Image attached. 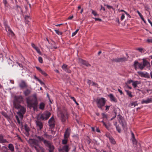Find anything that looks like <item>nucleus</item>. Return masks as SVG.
Masks as SVG:
<instances>
[{"label": "nucleus", "instance_id": "1", "mask_svg": "<svg viewBox=\"0 0 152 152\" xmlns=\"http://www.w3.org/2000/svg\"><path fill=\"white\" fill-rule=\"evenodd\" d=\"M31 97H32L31 99H30V96L26 98L27 106L30 108L33 107L34 110H35L37 109L38 104L37 94H34Z\"/></svg>", "mask_w": 152, "mask_h": 152}, {"label": "nucleus", "instance_id": "2", "mask_svg": "<svg viewBox=\"0 0 152 152\" xmlns=\"http://www.w3.org/2000/svg\"><path fill=\"white\" fill-rule=\"evenodd\" d=\"M28 142L32 148H34L37 152H39L40 150L42 151H44L43 148L39 145L38 141L36 139H30L28 140Z\"/></svg>", "mask_w": 152, "mask_h": 152}, {"label": "nucleus", "instance_id": "3", "mask_svg": "<svg viewBox=\"0 0 152 152\" xmlns=\"http://www.w3.org/2000/svg\"><path fill=\"white\" fill-rule=\"evenodd\" d=\"M35 139L38 141L39 142L41 141H43L45 145L49 148V152H53L54 149V147L50 142L44 140V138L42 137L39 136H35Z\"/></svg>", "mask_w": 152, "mask_h": 152}, {"label": "nucleus", "instance_id": "4", "mask_svg": "<svg viewBox=\"0 0 152 152\" xmlns=\"http://www.w3.org/2000/svg\"><path fill=\"white\" fill-rule=\"evenodd\" d=\"M57 115L62 122H65L68 118V114L66 111L65 110H62L59 108L57 109Z\"/></svg>", "mask_w": 152, "mask_h": 152}, {"label": "nucleus", "instance_id": "5", "mask_svg": "<svg viewBox=\"0 0 152 152\" xmlns=\"http://www.w3.org/2000/svg\"><path fill=\"white\" fill-rule=\"evenodd\" d=\"M14 106L16 109L19 110V111L17 113L18 115L20 120H22L24 114L26 112V109L23 107L21 106L18 104H16L15 101L13 103Z\"/></svg>", "mask_w": 152, "mask_h": 152}, {"label": "nucleus", "instance_id": "6", "mask_svg": "<svg viewBox=\"0 0 152 152\" xmlns=\"http://www.w3.org/2000/svg\"><path fill=\"white\" fill-rule=\"evenodd\" d=\"M96 102L98 107L101 109H102V107L104 105L105 103V99L103 98L97 99Z\"/></svg>", "mask_w": 152, "mask_h": 152}, {"label": "nucleus", "instance_id": "7", "mask_svg": "<svg viewBox=\"0 0 152 152\" xmlns=\"http://www.w3.org/2000/svg\"><path fill=\"white\" fill-rule=\"evenodd\" d=\"M118 120L120 124L121 125L124 129H126V124L123 117L119 115H118Z\"/></svg>", "mask_w": 152, "mask_h": 152}, {"label": "nucleus", "instance_id": "8", "mask_svg": "<svg viewBox=\"0 0 152 152\" xmlns=\"http://www.w3.org/2000/svg\"><path fill=\"white\" fill-rule=\"evenodd\" d=\"M50 113L48 111H46L41 115L40 118L43 120H47L50 116Z\"/></svg>", "mask_w": 152, "mask_h": 152}, {"label": "nucleus", "instance_id": "9", "mask_svg": "<svg viewBox=\"0 0 152 152\" xmlns=\"http://www.w3.org/2000/svg\"><path fill=\"white\" fill-rule=\"evenodd\" d=\"M48 123L49 126L50 128H53L54 127L55 124V121L54 118L53 116H52L49 120Z\"/></svg>", "mask_w": 152, "mask_h": 152}, {"label": "nucleus", "instance_id": "10", "mask_svg": "<svg viewBox=\"0 0 152 152\" xmlns=\"http://www.w3.org/2000/svg\"><path fill=\"white\" fill-rule=\"evenodd\" d=\"M19 86L22 88H27L28 86L26 83L23 80H21L19 84Z\"/></svg>", "mask_w": 152, "mask_h": 152}, {"label": "nucleus", "instance_id": "11", "mask_svg": "<svg viewBox=\"0 0 152 152\" xmlns=\"http://www.w3.org/2000/svg\"><path fill=\"white\" fill-rule=\"evenodd\" d=\"M126 59L125 57H123L114 59L113 60V61L116 62H119L126 61Z\"/></svg>", "mask_w": 152, "mask_h": 152}, {"label": "nucleus", "instance_id": "12", "mask_svg": "<svg viewBox=\"0 0 152 152\" xmlns=\"http://www.w3.org/2000/svg\"><path fill=\"white\" fill-rule=\"evenodd\" d=\"M134 65L135 68L136 69L137 66H138L139 68L141 69H142L145 67L143 64L139 63L138 62L136 61L134 62Z\"/></svg>", "mask_w": 152, "mask_h": 152}, {"label": "nucleus", "instance_id": "13", "mask_svg": "<svg viewBox=\"0 0 152 152\" xmlns=\"http://www.w3.org/2000/svg\"><path fill=\"white\" fill-rule=\"evenodd\" d=\"M36 123L38 129L40 130H41L43 126L42 123L38 121H36Z\"/></svg>", "mask_w": 152, "mask_h": 152}, {"label": "nucleus", "instance_id": "14", "mask_svg": "<svg viewBox=\"0 0 152 152\" xmlns=\"http://www.w3.org/2000/svg\"><path fill=\"white\" fill-rule=\"evenodd\" d=\"M15 99L17 102L20 103L23 101V98L21 95L16 96L15 97Z\"/></svg>", "mask_w": 152, "mask_h": 152}, {"label": "nucleus", "instance_id": "15", "mask_svg": "<svg viewBox=\"0 0 152 152\" xmlns=\"http://www.w3.org/2000/svg\"><path fill=\"white\" fill-rule=\"evenodd\" d=\"M108 96L110 97L111 101L115 102H117L116 99L115 97L112 94H110L108 95Z\"/></svg>", "mask_w": 152, "mask_h": 152}, {"label": "nucleus", "instance_id": "16", "mask_svg": "<svg viewBox=\"0 0 152 152\" xmlns=\"http://www.w3.org/2000/svg\"><path fill=\"white\" fill-rule=\"evenodd\" d=\"M79 62L80 63L83 64L84 65L87 66H90L91 65L89 64L88 62L82 59H80L79 60Z\"/></svg>", "mask_w": 152, "mask_h": 152}, {"label": "nucleus", "instance_id": "17", "mask_svg": "<svg viewBox=\"0 0 152 152\" xmlns=\"http://www.w3.org/2000/svg\"><path fill=\"white\" fill-rule=\"evenodd\" d=\"M70 130L69 129H67L65 132L64 136V138L67 139L69 136Z\"/></svg>", "mask_w": 152, "mask_h": 152}, {"label": "nucleus", "instance_id": "18", "mask_svg": "<svg viewBox=\"0 0 152 152\" xmlns=\"http://www.w3.org/2000/svg\"><path fill=\"white\" fill-rule=\"evenodd\" d=\"M6 29L7 32L9 34L11 35V36H12L14 35L13 32L9 27L7 26L6 27Z\"/></svg>", "mask_w": 152, "mask_h": 152}, {"label": "nucleus", "instance_id": "19", "mask_svg": "<svg viewBox=\"0 0 152 152\" xmlns=\"http://www.w3.org/2000/svg\"><path fill=\"white\" fill-rule=\"evenodd\" d=\"M151 102H152V99L151 98H148L145 100H142L141 102L142 104H143L144 103L148 104Z\"/></svg>", "mask_w": 152, "mask_h": 152}, {"label": "nucleus", "instance_id": "20", "mask_svg": "<svg viewBox=\"0 0 152 152\" xmlns=\"http://www.w3.org/2000/svg\"><path fill=\"white\" fill-rule=\"evenodd\" d=\"M140 84V82L139 81H133L132 83V86L134 88H136L137 87L138 85Z\"/></svg>", "mask_w": 152, "mask_h": 152}, {"label": "nucleus", "instance_id": "21", "mask_svg": "<svg viewBox=\"0 0 152 152\" xmlns=\"http://www.w3.org/2000/svg\"><path fill=\"white\" fill-rule=\"evenodd\" d=\"M6 142L8 143V142L6 139L3 138V137L2 135L0 134V143H4Z\"/></svg>", "mask_w": 152, "mask_h": 152}, {"label": "nucleus", "instance_id": "22", "mask_svg": "<svg viewBox=\"0 0 152 152\" xmlns=\"http://www.w3.org/2000/svg\"><path fill=\"white\" fill-rule=\"evenodd\" d=\"M31 90L27 89L23 91V93L25 96H27L31 94Z\"/></svg>", "mask_w": 152, "mask_h": 152}, {"label": "nucleus", "instance_id": "23", "mask_svg": "<svg viewBox=\"0 0 152 152\" xmlns=\"http://www.w3.org/2000/svg\"><path fill=\"white\" fill-rule=\"evenodd\" d=\"M45 104L43 102H41L39 105V108L42 110H44L45 107Z\"/></svg>", "mask_w": 152, "mask_h": 152}, {"label": "nucleus", "instance_id": "24", "mask_svg": "<svg viewBox=\"0 0 152 152\" xmlns=\"http://www.w3.org/2000/svg\"><path fill=\"white\" fill-rule=\"evenodd\" d=\"M8 147L12 152H13L14 151V147L12 144H9Z\"/></svg>", "mask_w": 152, "mask_h": 152}, {"label": "nucleus", "instance_id": "25", "mask_svg": "<svg viewBox=\"0 0 152 152\" xmlns=\"http://www.w3.org/2000/svg\"><path fill=\"white\" fill-rule=\"evenodd\" d=\"M143 64L144 66H148L150 65L149 63L144 59H143Z\"/></svg>", "mask_w": 152, "mask_h": 152}, {"label": "nucleus", "instance_id": "26", "mask_svg": "<svg viewBox=\"0 0 152 152\" xmlns=\"http://www.w3.org/2000/svg\"><path fill=\"white\" fill-rule=\"evenodd\" d=\"M62 150L63 151L66 152H68L69 150L68 146L65 145L62 148Z\"/></svg>", "mask_w": 152, "mask_h": 152}, {"label": "nucleus", "instance_id": "27", "mask_svg": "<svg viewBox=\"0 0 152 152\" xmlns=\"http://www.w3.org/2000/svg\"><path fill=\"white\" fill-rule=\"evenodd\" d=\"M125 91L126 92V94L129 96V97L130 98H132L133 97V95L132 94V92L128 91V90H125Z\"/></svg>", "mask_w": 152, "mask_h": 152}, {"label": "nucleus", "instance_id": "28", "mask_svg": "<svg viewBox=\"0 0 152 152\" xmlns=\"http://www.w3.org/2000/svg\"><path fill=\"white\" fill-rule=\"evenodd\" d=\"M1 150L4 152H8V149L6 146H2L1 147Z\"/></svg>", "mask_w": 152, "mask_h": 152}, {"label": "nucleus", "instance_id": "29", "mask_svg": "<svg viewBox=\"0 0 152 152\" xmlns=\"http://www.w3.org/2000/svg\"><path fill=\"white\" fill-rule=\"evenodd\" d=\"M109 139L110 140V142L111 143L113 144H115L116 142L113 138L112 137H109Z\"/></svg>", "mask_w": 152, "mask_h": 152}, {"label": "nucleus", "instance_id": "30", "mask_svg": "<svg viewBox=\"0 0 152 152\" xmlns=\"http://www.w3.org/2000/svg\"><path fill=\"white\" fill-rule=\"evenodd\" d=\"M129 105L130 106H134V107H135L136 106L138 105V104L137 103V102L135 101L131 103Z\"/></svg>", "mask_w": 152, "mask_h": 152}, {"label": "nucleus", "instance_id": "31", "mask_svg": "<svg viewBox=\"0 0 152 152\" xmlns=\"http://www.w3.org/2000/svg\"><path fill=\"white\" fill-rule=\"evenodd\" d=\"M44 135L45 137H46V138L49 139H51L53 137L52 136V135H49L46 134H44Z\"/></svg>", "mask_w": 152, "mask_h": 152}, {"label": "nucleus", "instance_id": "32", "mask_svg": "<svg viewBox=\"0 0 152 152\" xmlns=\"http://www.w3.org/2000/svg\"><path fill=\"white\" fill-rule=\"evenodd\" d=\"M133 80H128L126 83V85H127L128 84H130L132 83L133 82Z\"/></svg>", "mask_w": 152, "mask_h": 152}, {"label": "nucleus", "instance_id": "33", "mask_svg": "<svg viewBox=\"0 0 152 152\" xmlns=\"http://www.w3.org/2000/svg\"><path fill=\"white\" fill-rule=\"evenodd\" d=\"M92 13L95 16H98L99 15L95 11L92 10Z\"/></svg>", "mask_w": 152, "mask_h": 152}, {"label": "nucleus", "instance_id": "34", "mask_svg": "<svg viewBox=\"0 0 152 152\" xmlns=\"http://www.w3.org/2000/svg\"><path fill=\"white\" fill-rule=\"evenodd\" d=\"M67 67V66L66 64H64L62 66V68L65 71H66Z\"/></svg>", "mask_w": 152, "mask_h": 152}, {"label": "nucleus", "instance_id": "35", "mask_svg": "<svg viewBox=\"0 0 152 152\" xmlns=\"http://www.w3.org/2000/svg\"><path fill=\"white\" fill-rule=\"evenodd\" d=\"M35 48H34L37 51L38 53H39L40 55L41 54V53L39 49V48L37 47H35Z\"/></svg>", "mask_w": 152, "mask_h": 152}, {"label": "nucleus", "instance_id": "36", "mask_svg": "<svg viewBox=\"0 0 152 152\" xmlns=\"http://www.w3.org/2000/svg\"><path fill=\"white\" fill-rule=\"evenodd\" d=\"M55 31L56 33L58 35H61L62 34V32L59 31L58 30H55Z\"/></svg>", "mask_w": 152, "mask_h": 152}, {"label": "nucleus", "instance_id": "37", "mask_svg": "<svg viewBox=\"0 0 152 152\" xmlns=\"http://www.w3.org/2000/svg\"><path fill=\"white\" fill-rule=\"evenodd\" d=\"M16 119L17 120L18 123L20 125H22V123L20 121L18 116L17 115L16 116Z\"/></svg>", "mask_w": 152, "mask_h": 152}, {"label": "nucleus", "instance_id": "38", "mask_svg": "<svg viewBox=\"0 0 152 152\" xmlns=\"http://www.w3.org/2000/svg\"><path fill=\"white\" fill-rule=\"evenodd\" d=\"M40 72L43 75L45 76H46L47 75V74L46 73V72L42 70V69L40 71Z\"/></svg>", "mask_w": 152, "mask_h": 152}, {"label": "nucleus", "instance_id": "39", "mask_svg": "<svg viewBox=\"0 0 152 152\" xmlns=\"http://www.w3.org/2000/svg\"><path fill=\"white\" fill-rule=\"evenodd\" d=\"M3 3L4 4L5 7H8L7 2L6 0H3Z\"/></svg>", "mask_w": 152, "mask_h": 152}, {"label": "nucleus", "instance_id": "40", "mask_svg": "<svg viewBox=\"0 0 152 152\" xmlns=\"http://www.w3.org/2000/svg\"><path fill=\"white\" fill-rule=\"evenodd\" d=\"M25 18V20L28 22H29V20H30V18L29 16L28 15L26 16Z\"/></svg>", "mask_w": 152, "mask_h": 152}, {"label": "nucleus", "instance_id": "41", "mask_svg": "<svg viewBox=\"0 0 152 152\" xmlns=\"http://www.w3.org/2000/svg\"><path fill=\"white\" fill-rule=\"evenodd\" d=\"M26 132L28 133V132L29 131V128L27 127L26 125H25L24 126Z\"/></svg>", "mask_w": 152, "mask_h": 152}, {"label": "nucleus", "instance_id": "42", "mask_svg": "<svg viewBox=\"0 0 152 152\" xmlns=\"http://www.w3.org/2000/svg\"><path fill=\"white\" fill-rule=\"evenodd\" d=\"M79 29H77L76 30V31L75 32H73L72 34V37H73L74 36H75L76 34L77 33V32L78 31H79Z\"/></svg>", "mask_w": 152, "mask_h": 152}, {"label": "nucleus", "instance_id": "43", "mask_svg": "<svg viewBox=\"0 0 152 152\" xmlns=\"http://www.w3.org/2000/svg\"><path fill=\"white\" fill-rule=\"evenodd\" d=\"M116 128L118 132L119 133H120L121 132V129L119 126H116Z\"/></svg>", "mask_w": 152, "mask_h": 152}, {"label": "nucleus", "instance_id": "44", "mask_svg": "<svg viewBox=\"0 0 152 152\" xmlns=\"http://www.w3.org/2000/svg\"><path fill=\"white\" fill-rule=\"evenodd\" d=\"M102 118L104 119V118H105L106 119H107V115L106 114H105L104 113H102Z\"/></svg>", "mask_w": 152, "mask_h": 152}, {"label": "nucleus", "instance_id": "45", "mask_svg": "<svg viewBox=\"0 0 152 152\" xmlns=\"http://www.w3.org/2000/svg\"><path fill=\"white\" fill-rule=\"evenodd\" d=\"M62 143L63 144H66L67 143V140L65 138L63 140H62Z\"/></svg>", "mask_w": 152, "mask_h": 152}, {"label": "nucleus", "instance_id": "46", "mask_svg": "<svg viewBox=\"0 0 152 152\" xmlns=\"http://www.w3.org/2000/svg\"><path fill=\"white\" fill-rule=\"evenodd\" d=\"M92 86H94L95 87H98V84L95 83H94V82H92V84L91 85Z\"/></svg>", "mask_w": 152, "mask_h": 152}, {"label": "nucleus", "instance_id": "47", "mask_svg": "<svg viewBox=\"0 0 152 152\" xmlns=\"http://www.w3.org/2000/svg\"><path fill=\"white\" fill-rule=\"evenodd\" d=\"M137 13L139 15V16L140 17L141 19H142L143 17V16L138 11H137Z\"/></svg>", "mask_w": 152, "mask_h": 152}, {"label": "nucleus", "instance_id": "48", "mask_svg": "<svg viewBox=\"0 0 152 152\" xmlns=\"http://www.w3.org/2000/svg\"><path fill=\"white\" fill-rule=\"evenodd\" d=\"M38 60L39 62L41 63H42L43 62L42 59V58L41 57H39L38 58Z\"/></svg>", "mask_w": 152, "mask_h": 152}, {"label": "nucleus", "instance_id": "49", "mask_svg": "<svg viewBox=\"0 0 152 152\" xmlns=\"http://www.w3.org/2000/svg\"><path fill=\"white\" fill-rule=\"evenodd\" d=\"M93 82L91 81V80H88L87 83L89 85H91L92 84V82Z\"/></svg>", "mask_w": 152, "mask_h": 152}, {"label": "nucleus", "instance_id": "50", "mask_svg": "<svg viewBox=\"0 0 152 152\" xmlns=\"http://www.w3.org/2000/svg\"><path fill=\"white\" fill-rule=\"evenodd\" d=\"M146 42L148 43H152V39H148L146 40Z\"/></svg>", "mask_w": 152, "mask_h": 152}, {"label": "nucleus", "instance_id": "51", "mask_svg": "<svg viewBox=\"0 0 152 152\" xmlns=\"http://www.w3.org/2000/svg\"><path fill=\"white\" fill-rule=\"evenodd\" d=\"M124 18H125V15H124V14H122L121 15V20H122Z\"/></svg>", "mask_w": 152, "mask_h": 152}, {"label": "nucleus", "instance_id": "52", "mask_svg": "<svg viewBox=\"0 0 152 152\" xmlns=\"http://www.w3.org/2000/svg\"><path fill=\"white\" fill-rule=\"evenodd\" d=\"M118 92L120 93V95H122L123 94L122 91L119 89H118Z\"/></svg>", "mask_w": 152, "mask_h": 152}, {"label": "nucleus", "instance_id": "53", "mask_svg": "<svg viewBox=\"0 0 152 152\" xmlns=\"http://www.w3.org/2000/svg\"><path fill=\"white\" fill-rule=\"evenodd\" d=\"M94 19L96 21L99 20L100 21H102V19L99 18H94Z\"/></svg>", "mask_w": 152, "mask_h": 152}, {"label": "nucleus", "instance_id": "54", "mask_svg": "<svg viewBox=\"0 0 152 152\" xmlns=\"http://www.w3.org/2000/svg\"><path fill=\"white\" fill-rule=\"evenodd\" d=\"M137 72L139 75H140L141 76H142L144 75L143 73L142 72Z\"/></svg>", "mask_w": 152, "mask_h": 152}, {"label": "nucleus", "instance_id": "55", "mask_svg": "<svg viewBox=\"0 0 152 152\" xmlns=\"http://www.w3.org/2000/svg\"><path fill=\"white\" fill-rule=\"evenodd\" d=\"M2 114L3 115H4V116L5 117H6V118L7 117V114L6 113H5L2 112Z\"/></svg>", "mask_w": 152, "mask_h": 152}, {"label": "nucleus", "instance_id": "56", "mask_svg": "<svg viewBox=\"0 0 152 152\" xmlns=\"http://www.w3.org/2000/svg\"><path fill=\"white\" fill-rule=\"evenodd\" d=\"M134 144H136L137 143L136 141V140L134 138H133L132 140Z\"/></svg>", "mask_w": 152, "mask_h": 152}, {"label": "nucleus", "instance_id": "57", "mask_svg": "<svg viewBox=\"0 0 152 152\" xmlns=\"http://www.w3.org/2000/svg\"><path fill=\"white\" fill-rule=\"evenodd\" d=\"M36 68L38 70L39 72H40V71L42 69H40L39 67L38 66H36Z\"/></svg>", "mask_w": 152, "mask_h": 152}, {"label": "nucleus", "instance_id": "58", "mask_svg": "<svg viewBox=\"0 0 152 152\" xmlns=\"http://www.w3.org/2000/svg\"><path fill=\"white\" fill-rule=\"evenodd\" d=\"M115 21L116 22H117L118 24H120V22L119 21V19L118 18H116L115 19Z\"/></svg>", "mask_w": 152, "mask_h": 152}, {"label": "nucleus", "instance_id": "59", "mask_svg": "<svg viewBox=\"0 0 152 152\" xmlns=\"http://www.w3.org/2000/svg\"><path fill=\"white\" fill-rule=\"evenodd\" d=\"M137 50H138L140 52H142V50H143V49L142 48H137Z\"/></svg>", "mask_w": 152, "mask_h": 152}, {"label": "nucleus", "instance_id": "60", "mask_svg": "<svg viewBox=\"0 0 152 152\" xmlns=\"http://www.w3.org/2000/svg\"><path fill=\"white\" fill-rule=\"evenodd\" d=\"M70 98L72 99L73 101H74V102H75V101L76 100L75 99V98L74 97H72V96H70Z\"/></svg>", "mask_w": 152, "mask_h": 152}, {"label": "nucleus", "instance_id": "61", "mask_svg": "<svg viewBox=\"0 0 152 152\" xmlns=\"http://www.w3.org/2000/svg\"><path fill=\"white\" fill-rule=\"evenodd\" d=\"M125 13L130 18L131 17V16L129 14H128L127 12H125Z\"/></svg>", "mask_w": 152, "mask_h": 152}, {"label": "nucleus", "instance_id": "62", "mask_svg": "<svg viewBox=\"0 0 152 152\" xmlns=\"http://www.w3.org/2000/svg\"><path fill=\"white\" fill-rule=\"evenodd\" d=\"M34 78L37 80L38 81H39V79L36 76H34Z\"/></svg>", "mask_w": 152, "mask_h": 152}, {"label": "nucleus", "instance_id": "63", "mask_svg": "<svg viewBox=\"0 0 152 152\" xmlns=\"http://www.w3.org/2000/svg\"><path fill=\"white\" fill-rule=\"evenodd\" d=\"M31 46L34 48H35V47H36V46L34 44H33V43H32L31 44Z\"/></svg>", "mask_w": 152, "mask_h": 152}, {"label": "nucleus", "instance_id": "64", "mask_svg": "<svg viewBox=\"0 0 152 152\" xmlns=\"http://www.w3.org/2000/svg\"><path fill=\"white\" fill-rule=\"evenodd\" d=\"M148 21L149 23L151 24V26H152V22L149 19H148Z\"/></svg>", "mask_w": 152, "mask_h": 152}]
</instances>
